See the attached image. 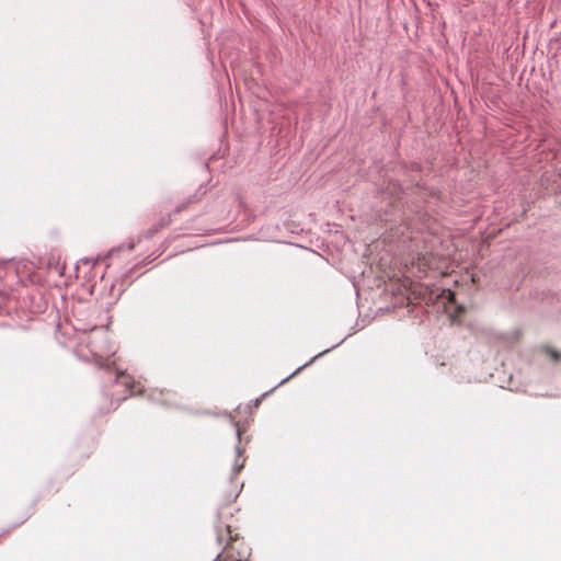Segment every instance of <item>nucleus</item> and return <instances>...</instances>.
I'll return each mask as SVG.
<instances>
[{"label": "nucleus", "mask_w": 561, "mask_h": 561, "mask_svg": "<svg viewBox=\"0 0 561 561\" xmlns=\"http://www.w3.org/2000/svg\"><path fill=\"white\" fill-rule=\"evenodd\" d=\"M231 518L232 513L228 504L220 505L216 514L215 533L218 545H224V548L214 561H243L249 554L247 549L238 550L237 556L234 554V542L238 541L239 535L232 533V524L229 522Z\"/></svg>", "instance_id": "obj_1"}, {"label": "nucleus", "mask_w": 561, "mask_h": 561, "mask_svg": "<svg viewBox=\"0 0 561 561\" xmlns=\"http://www.w3.org/2000/svg\"><path fill=\"white\" fill-rule=\"evenodd\" d=\"M108 352L110 348L107 347V353ZM113 365L114 362H111L110 355L107 354V381L113 380V386L115 388H123L122 392L114 390L111 393V405H114V409H116L119 402L126 400L135 392L142 393L144 388L139 383H135L134 378L129 374L114 367Z\"/></svg>", "instance_id": "obj_2"}, {"label": "nucleus", "mask_w": 561, "mask_h": 561, "mask_svg": "<svg viewBox=\"0 0 561 561\" xmlns=\"http://www.w3.org/2000/svg\"><path fill=\"white\" fill-rule=\"evenodd\" d=\"M83 343L91 353L94 363L102 368L104 366L103 351L105 347V330L102 327L93 328L83 339Z\"/></svg>", "instance_id": "obj_3"}, {"label": "nucleus", "mask_w": 561, "mask_h": 561, "mask_svg": "<svg viewBox=\"0 0 561 561\" xmlns=\"http://www.w3.org/2000/svg\"><path fill=\"white\" fill-rule=\"evenodd\" d=\"M331 348H327L322 352H320L319 354L314 355L309 363L307 364H304L301 366H299L294 373H291L288 377L284 378L283 380H280L278 382V385L276 386V388L283 383H285L287 380H289L293 376H295L296 374H298L299 371H301L305 367H307L309 364L313 363L317 358H319L320 356H322L323 354L328 353ZM275 389V387L270 391L272 392L273 390Z\"/></svg>", "instance_id": "obj_4"}, {"label": "nucleus", "mask_w": 561, "mask_h": 561, "mask_svg": "<svg viewBox=\"0 0 561 561\" xmlns=\"http://www.w3.org/2000/svg\"><path fill=\"white\" fill-rule=\"evenodd\" d=\"M236 454H237V460L234 461V463L232 466V473L233 474H238L242 470V468L244 466L243 461H241V462L239 461V458L243 454V450L241 449V447L239 445L236 446Z\"/></svg>", "instance_id": "obj_5"}, {"label": "nucleus", "mask_w": 561, "mask_h": 561, "mask_svg": "<svg viewBox=\"0 0 561 561\" xmlns=\"http://www.w3.org/2000/svg\"><path fill=\"white\" fill-rule=\"evenodd\" d=\"M547 352L550 354L551 358L554 362H559L561 359V353L559 351H556V350H552V348L548 347Z\"/></svg>", "instance_id": "obj_6"}, {"label": "nucleus", "mask_w": 561, "mask_h": 561, "mask_svg": "<svg viewBox=\"0 0 561 561\" xmlns=\"http://www.w3.org/2000/svg\"><path fill=\"white\" fill-rule=\"evenodd\" d=\"M122 249H123V247H119V248H113L110 251H107V253H106L107 259L115 255L116 253L121 252Z\"/></svg>", "instance_id": "obj_7"}, {"label": "nucleus", "mask_w": 561, "mask_h": 561, "mask_svg": "<svg viewBox=\"0 0 561 561\" xmlns=\"http://www.w3.org/2000/svg\"><path fill=\"white\" fill-rule=\"evenodd\" d=\"M64 265H60L59 263H56L53 265V271H56L59 275L62 274Z\"/></svg>", "instance_id": "obj_8"}, {"label": "nucleus", "mask_w": 561, "mask_h": 561, "mask_svg": "<svg viewBox=\"0 0 561 561\" xmlns=\"http://www.w3.org/2000/svg\"><path fill=\"white\" fill-rule=\"evenodd\" d=\"M238 495H239V492L233 494V495H230L229 499H228V502L229 503L233 502L238 497Z\"/></svg>", "instance_id": "obj_9"}, {"label": "nucleus", "mask_w": 561, "mask_h": 561, "mask_svg": "<svg viewBox=\"0 0 561 561\" xmlns=\"http://www.w3.org/2000/svg\"><path fill=\"white\" fill-rule=\"evenodd\" d=\"M133 249H134V243H133V242L128 243V245H127V250H128V251H130V250H133Z\"/></svg>", "instance_id": "obj_10"}, {"label": "nucleus", "mask_w": 561, "mask_h": 561, "mask_svg": "<svg viewBox=\"0 0 561 561\" xmlns=\"http://www.w3.org/2000/svg\"><path fill=\"white\" fill-rule=\"evenodd\" d=\"M237 436H238V439H240L241 433H240L239 428L237 430Z\"/></svg>", "instance_id": "obj_11"}, {"label": "nucleus", "mask_w": 561, "mask_h": 561, "mask_svg": "<svg viewBox=\"0 0 561 561\" xmlns=\"http://www.w3.org/2000/svg\"><path fill=\"white\" fill-rule=\"evenodd\" d=\"M110 322H111V319L107 318V322H106L107 328L110 327Z\"/></svg>", "instance_id": "obj_12"}, {"label": "nucleus", "mask_w": 561, "mask_h": 561, "mask_svg": "<svg viewBox=\"0 0 561 561\" xmlns=\"http://www.w3.org/2000/svg\"><path fill=\"white\" fill-rule=\"evenodd\" d=\"M342 342L337 343L336 345H332V348H335L336 346H339Z\"/></svg>", "instance_id": "obj_13"}, {"label": "nucleus", "mask_w": 561, "mask_h": 561, "mask_svg": "<svg viewBox=\"0 0 561 561\" xmlns=\"http://www.w3.org/2000/svg\"><path fill=\"white\" fill-rule=\"evenodd\" d=\"M104 277H105V272H104V273H102V275H101V279H103Z\"/></svg>", "instance_id": "obj_14"}]
</instances>
